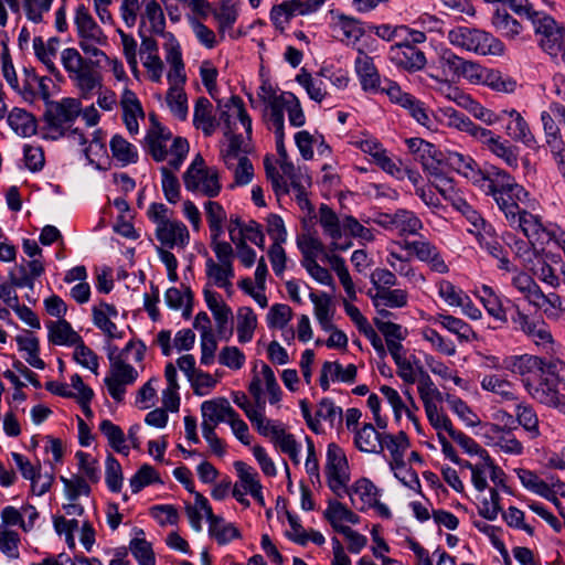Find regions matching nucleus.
Listing matches in <instances>:
<instances>
[{
  "label": "nucleus",
  "instance_id": "f257e3e1",
  "mask_svg": "<svg viewBox=\"0 0 565 565\" xmlns=\"http://www.w3.org/2000/svg\"><path fill=\"white\" fill-rule=\"evenodd\" d=\"M151 127L146 136V149L157 162L168 160L172 170H179L189 152V142L185 138L177 137L173 139L170 149L168 142L172 139V134L163 127L154 115H150Z\"/></svg>",
  "mask_w": 565,
  "mask_h": 565
},
{
  "label": "nucleus",
  "instance_id": "f03ea898",
  "mask_svg": "<svg viewBox=\"0 0 565 565\" xmlns=\"http://www.w3.org/2000/svg\"><path fill=\"white\" fill-rule=\"evenodd\" d=\"M81 113L82 104L76 98L47 102L43 114L46 136L53 140L65 137Z\"/></svg>",
  "mask_w": 565,
  "mask_h": 565
},
{
  "label": "nucleus",
  "instance_id": "7ed1b4c3",
  "mask_svg": "<svg viewBox=\"0 0 565 565\" xmlns=\"http://www.w3.org/2000/svg\"><path fill=\"white\" fill-rule=\"evenodd\" d=\"M472 183L477 185L487 195L493 200L510 193L518 200H527V191L519 184L515 179L504 170L497 167H489L483 170L478 169L471 177Z\"/></svg>",
  "mask_w": 565,
  "mask_h": 565
},
{
  "label": "nucleus",
  "instance_id": "20e7f679",
  "mask_svg": "<svg viewBox=\"0 0 565 565\" xmlns=\"http://www.w3.org/2000/svg\"><path fill=\"white\" fill-rule=\"evenodd\" d=\"M61 62L83 98H89L94 89L100 87V76L93 70V63L85 60L76 49H64L61 52Z\"/></svg>",
  "mask_w": 565,
  "mask_h": 565
},
{
  "label": "nucleus",
  "instance_id": "39448f33",
  "mask_svg": "<svg viewBox=\"0 0 565 565\" xmlns=\"http://www.w3.org/2000/svg\"><path fill=\"white\" fill-rule=\"evenodd\" d=\"M448 40L452 45L477 54H501L503 43L491 33L468 26H458L449 31Z\"/></svg>",
  "mask_w": 565,
  "mask_h": 565
},
{
  "label": "nucleus",
  "instance_id": "423d86ee",
  "mask_svg": "<svg viewBox=\"0 0 565 565\" xmlns=\"http://www.w3.org/2000/svg\"><path fill=\"white\" fill-rule=\"evenodd\" d=\"M184 186L188 191L199 192L205 196H217L221 191L217 170L205 167L204 159L196 154L183 174Z\"/></svg>",
  "mask_w": 565,
  "mask_h": 565
},
{
  "label": "nucleus",
  "instance_id": "0eeeda50",
  "mask_svg": "<svg viewBox=\"0 0 565 565\" xmlns=\"http://www.w3.org/2000/svg\"><path fill=\"white\" fill-rule=\"evenodd\" d=\"M532 22L540 47L550 56L562 58L565 55V25L546 14H535Z\"/></svg>",
  "mask_w": 565,
  "mask_h": 565
},
{
  "label": "nucleus",
  "instance_id": "6e6552de",
  "mask_svg": "<svg viewBox=\"0 0 565 565\" xmlns=\"http://www.w3.org/2000/svg\"><path fill=\"white\" fill-rule=\"evenodd\" d=\"M559 377L552 365L525 391L537 403L565 414V395L558 390Z\"/></svg>",
  "mask_w": 565,
  "mask_h": 565
},
{
  "label": "nucleus",
  "instance_id": "1a4fd4ad",
  "mask_svg": "<svg viewBox=\"0 0 565 565\" xmlns=\"http://www.w3.org/2000/svg\"><path fill=\"white\" fill-rule=\"evenodd\" d=\"M553 364L537 355H512L503 361V367L521 377L524 388L543 375Z\"/></svg>",
  "mask_w": 565,
  "mask_h": 565
},
{
  "label": "nucleus",
  "instance_id": "9d476101",
  "mask_svg": "<svg viewBox=\"0 0 565 565\" xmlns=\"http://www.w3.org/2000/svg\"><path fill=\"white\" fill-rule=\"evenodd\" d=\"M326 0H285L270 10V21L277 30L284 31L291 19L317 12Z\"/></svg>",
  "mask_w": 565,
  "mask_h": 565
},
{
  "label": "nucleus",
  "instance_id": "9b49d317",
  "mask_svg": "<svg viewBox=\"0 0 565 565\" xmlns=\"http://www.w3.org/2000/svg\"><path fill=\"white\" fill-rule=\"evenodd\" d=\"M511 320L514 329L523 332L535 345L545 350L553 348V335L543 319L531 318L516 307Z\"/></svg>",
  "mask_w": 565,
  "mask_h": 565
},
{
  "label": "nucleus",
  "instance_id": "f8f14e48",
  "mask_svg": "<svg viewBox=\"0 0 565 565\" xmlns=\"http://www.w3.org/2000/svg\"><path fill=\"white\" fill-rule=\"evenodd\" d=\"M326 475L329 488L337 497L342 498L341 490L345 491L350 477L347 457L335 444H329L328 446Z\"/></svg>",
  "mask_w": 565,
  "mask_h": 565
},
{
  "label": "nucleus",
  "instance_id": "ddd939ff",
  "mask_svg": "<svg viewBox=\"0 0 565 565\" xmlns=\"http://www.w3.org/2000/svg\"><path fill=\"white\" fill-rule=\"evenodd\" d=\"M138 376V371L124 360L109 365V373L104 382L111 398L120 403L126 394V386L134 384Z\"/></svg>",
  "mask_w": 565,
  "mask_h": 565
},
{
  "label": "nucleus",
  "instance_id": "4468645a",
  "mask_svg": "<svg viewBox=\"0 0 565 565\" xmlns=\"http://www.w3.org/2000/svg\"><path fill=\"white\" fill-rule=\"evenodd\" d=\"M216 102L220 109V120L224 124V128L231 132V129H236V120H238L244 127L247 138L250 139L252 118L247 114L243 99L233 95L225 103H222L221 99Z\"/></svg>",
  "mask_w": 565,
  "mask_h": 565
},
{
  "label": "nucleus",
  "instance_id": "2eb2a0df",
  "mask_svg": "<svg viewBox=\"0 0 565 565\" xmlns=\"http://www.w3.org/2000/svg\"><path fill=\"white\" fill-rule=\"evenodd\" d=\"M388 58L397 67L408 72H416L425 67V53L409 41H402L391 46Z\"/></svg>",
  "mask_w": 565,
  "mask_h": 565
},
{
  "label": "nucleus",
  "instance_id": "dca6fc26",
  "mask_svg": "<svg viewBox=\"0 0 565 565\" xmlns=\"http://www.w3.org/2000/svg\"><path fill=\"white\" fill-rule=\"evenodd\" d=\"M401 247L405 250L413 252L415 256L428 267L438 274H447L449 267L443 258L436 245L427 239L404 241Z\"/></svg>",
  "mask_w": 565,
  "mask_h": 565
},
{
  "label": "nucleus",
  "instance_id": "f3484780",
  "mask_svg": "<svg viewBox=\"0 0 565 565\" xmlns=\"http://www.w3.org/2000/svg\"><path fill=\"white\" fill-rule=\"evenodd\" d=\"M390 354L392 355L396 367L397 375L406 384H414L417 377L424 372L420 361L414 354H408L403 345H390Z\"/></svg>",
  "mask_w": 565,
  "mask_h": 565
},
{
  "label": "nucleus",
  "instance_id": "a211bd4d",
  "mask_svg": "<svg viewBox=\"0 0 565 565\" xmlns=\"http://www.w3.org/2000/svg\"><path fill=\"white\" fill-rule=\"evenodd\" d=\"M354 70L364 92L380 93L383 82L371 56L363 51H359V55L354 61Z\"/></svg>",
  "mask_w": 565,
  "mask_h": 565
},
{
  "label": "nucleus",
  "instance_id": "6ab92c4d",
  "mask_svg": "<svg viewBox=\"0 0 565 565\" xmlns=\"http://www.w3.org/2000/svg\"><path fill=\"white\" fill-rule=\"evenodd\" d=\"M74 23L79 41L88 40L95 43H107L106 34L96 23L88 9L84 4L77 6L75 10Z\"/></svg>",
  "mask_w": 565,
  "mask_h": 565
},
{
  "label": "nucleus",
  "instance_id": "aec40b11",
  "mask_svg": "<svg viewBox=\"0 0 565 565\" xmlns=\"http://www.w3.org/2000/svg\"><path fill=\"white\" fill-rule=\"evenodd\" d=\"M157 239L166 247H185L190 241L186 226L177 220H170L156 228Z\"/></svg>",
  "mask_w": 565,
  "mask_h": 565
},
{
  "label": "nucleus",
  "instance_id": "412c9836",
  "mask_svg": "<svg viewBox=\"0 0 565 565\" xmlns=\"http://www.w3.org/2000/svg\"><path fill=\"white\" fill-rule=\"evenodd\" d=\"M342 497L348 494L354 508L363 511L365 508L377 504V488L367 479L358 480L352 488L345 486V491L341 490Z\"/></svg>",
  "mask_w": 565,
  "mask_h": 565
},
{
  "label": "nucleus",
  "instance_id": "4be33fe9",
  "mask_svg": "<svg viewBox=\"0 0 565 565\" xmlns=\"http://www.w3.org/2000/svg\"><path fill=\"white\" fill-rule=\"evenodd\" d=\"M408 447L409 440L404 431H399L397 435L383 434L381 438L380 449L386 448L390 451L393 469H405L404 454Z\"/></svg>",
  "mask_w": 565,
  "mask_h": 565
},
{
  "label": "nucleus",
  "instance_id": "5701e85b",
  "mask_svg": "<svg viewBox=\"0 0 565 565\" xmlns=\"http://www.w3.org/2000/svg\"><path fill=\"white\" fill-rule=\"evenodd\" d=\"M193 125L195 128L201 129L206 137L212 136L218 126L213 115V105L206 97H199L195 102Z\"/></svg>",
  "mask_w": 565,
  "mask_h": 565
},
{
  "label": "nucleus",
  "instance_id": "b1692460",
  "mask_svg": "<svg viewBox=\"0 0 565 565\" xmlns=\"http://www.w3.org/2000/svg\"><path fill=\"white\" fill-rule=\"evenodd\" d=\"M508 222L512 226L516 225L530 241L542 243L543 236L548 235L539 217L524 209H521L519 213H515L514 221Z\"/></svg>",
  "mask_w": 565,
  "mask_h": 565
},
{
  "label": "nucleus",
  "instance_id": "393cba45",
  "mask_svg": "<svg viewBox=\"0 0 565 565\" xmlns=\"http://www.w3.org/2000/svg\"><path fill=\"white\" fill-rule=\"evenodd\" d=\"M201 412L204 420L217 425L222 422H227L230 417L235 415L234 408L225 397H217L205 401L201 405Z\"/></svg>",
  "mask_w": 565,
  "mask_h": 565
},
{
  "label": "nucleus",
  "instance_id": "a878e982",
  "mask_svg": "<svg viewBox=\"0 0 565 565\" xmlns=\"http://www.w3.org/2000/svg\"><path fill=\"white\" fill-rule=\"evenodd\" d=\"M46 327L49 330V341L55 345H74L81 341L82 337L65 319L50 321Z\"/></svg>",
  "mask_w": 565,
  "mask_h": 565
},
{
  "label": "nucleus",
  "instance_id": "bb28decb",
  "mask_svg": "<svg viewBox=\"0 0 565 565\" xmlns=\"http://www.w3.org/2000/svg\"><path fill=\"white\" fill-rule=\"evenodd\" d=\"M491 23L494 30L508 40H515L523 31L521 22L513 18L505 9H497Z\"/></svg>",
  "mask_w": 565,
  "mask_h": 565
},
{
  "label": "nucleus",
  "instance_id": "cd10ccee",
  "mask_svg": "<svg viewBox=\"0 0 565 565\" xmlns=\"http://www.w3.org/2000/svg\"><path fill=\"white\" fill-rule=\"evenodd\" d=\"M205 274L213 285L231 292V280L234 277L233 264L216 263L212 258H207L205 262Z\"/></svg>",
  "mask_w": 565,
  "mask_h": 565
},
{
  "label": "nucleus",
  "instance_id": "c85d7f7f",
  "mask_svg": "<svg viewBox=\"0 0 565 565\" xmlns=\"http://www.w3.org/2000/svg\"><path fill=\"white\" fill-rule=\"evenodd\" d=\"M324 519L331 524L334 531L340 533V527H348L342 525L341 522L345 521L352 524H358L360 518L358 514L348 509L344 504L339 501H329L328 508L326 509Z\"/></svg>",
  "mask_w": 565,
  "mask_h": 565
},
{
  "label": "nucleus",
  "instance_id": "c756f323",
  "mask_svg": "<svg viewBox=\"0 0 565 565\" xmlns=\"http://www.w3.org/2000/svg\"><path fill=\"white\" fill-rule=\"evenodd\" d=\"M8 125L14 130L18 135L22 137H30L36 131V121L35 118L22 108H13L10 113L7 114Z\"/></svg>",
  "mask_w": 565,
  "mask_h": 565
},
{
  "label": "nucleus",
  "instance_id": "7c9ffc66",
  "mask_svg": "<svg viewBox=\"0 0 565 565\" xmlns=\"http://www.w3.org/2000/svg\"><path fill=\"white\" fill-rule=\"evenodd\" d=\"M322 260L327 262L335 271L348 297L351 300H355V287L348 270V267L345 265V260L341 256L331 252L324 253V258Z\"/></svg>",
  "mask_w": 565,
  "mask_h": 565
},
{
  "label": "nucleus",
  "instance_id": "2f4dec72",
  "mask_svg": "<svg viewBox=\"0 0 565 565\" xmlns=\"http://www.w3.org/2000/svg\"><path fill=\"white\" fill-rule=\"evenodd\" d=\"M136 537L129 543V550L139 565H156V555L152 545L145 539L143 530L136 531Z\"/></svg>",
  "mask_w": 565,
  "mask_h": 565
},
{
  "label": "nucleus",
  "instance_id": "473e14b6",
  "mask_svg": "<svg viewBox=\"0 0 565 565\" xmlns=\"http://www.w3.org/2000/svg\"><path fill=\"white\" fill-rule=\"evenodd\" d=\"M478 297L491 317L501 323L508 322L507 312L502 306L501 299L491 287L482 285L478 290Z\"/></svg>",
  "mask_w": 565,
  "mask_h": 565
},
{
  "label": "nucleus",
  "instance_id": "72a5a7b5",
  "mask_svg": "<svg viewBox=\"0 0 565 565\" xmlns=\"http://www.w3.org/2000/svg\"><path fill=\"white\" fill-rule=\"evenodd\" d=\"M369 294L376 308H403L407 305V292L402 289L379 288L374 295L371 291Z\"/></svg>",
  "mask_w": 565,
  "mask_h": 565
},
{
  "label": "nucleus",
  "instance_id": "f704fd0d",
  "mask_svg": "<svg viewBox=\"0 0 565 565\" xmlns=\"http://www.w3.org/2000/svg\"><path fill=\"white\" fill-rule=\"evenodd\" d=\"M131 353L135 362H141L145 359L146 345L142 341L130 340L122 350H119L116 345L107 347V358L109 365L114 362L118 363L127 360V354Z\"/></svg>",
  "mask_w": 565,
  "mask_h": 565
},
{
  "label": "nucleus",
  "instance_id": "c9c22d12",
  "mask_svg": "<svg viewBox=\"0 0 565 565\" xmlns=\"http://www.w3.org/2000/svg\"><path fill=\"white\" fill-rule=\"evenodd\" d=\"M143 11L141 13V23L145 19L149 21L152 33L164 35L166 18L163 11L157 0H142Z\"/></svg>",
  "mask_w": 565,
  "mask_h": 565
},
{
  "label": "nucleus",
  "instance_id": "e433bc0d",
  "mask_svg": "<svg viewBox=\"0 0 565 565\" xmlns=\"http://www.w3.org/2000/svg\"><path fill=\"white\" fill-rule=\"evenodd\" d=\"M451 202L452 205L461 212L473 226V228L469 230L470 233H475L479 230H482L488 235L494 233L492 225L487 223L486 220L466 202V200L457 196L452 199Z\"/></svg>",
  "mask_w": 565,
  "mask_h": 565
},
{
  "label": "nucleus",
  "instance_id": "4c0bfd02",
  "mask_svg": "<svg viewBox=\"0 0 565 565\" xmlns=\"http://www.w3.org/2000/svg\"><path fill=\"white\" fill-rule=\"evenodd\" d=\"M257 327V317L250 307H241L237 310V339L241 343L249 342L253 339Z\"/></svg>",
  "mask_w": 565,
  "mask_h": 565
},
{
  "label": "nucleus",
  "instance_id": "58836bf2",
  "mask_svg": "<svg viewBox=\"0 0 565 565\" xmlns=\"http://www.w3.org/2000/svg\"><path fill=\"white\" fill-rule=\"evenodd\" d=\"M488 434H491L495 438V446L502 451L511 455H520L523 451L522 444L511 434V431L504 430L497 424H491L488 429Z\"/></svg>",
  "mask_w": 565,
  "mask_h": 565
},
{
  "label": "nucleus",
  "instance_id": "ea45409f",
  "mask_svg": "<svg viewBox=\"0 0 565 565\" xmlns=\"http://www.w3.org/2000/svg\"><path fill=\"white\" fill-rule=\"evenodd\" d=\"M480 385L484 391L498 394L505 401L516 398L513 392V384L503 376L497 374L486 375L481 380Z\"/></svg>",
  "mask_w": 565,
  "mask_h": 565
},
{
  "label": "nucleus",
  "instance_id": "a19ab883",
  "mask_svg": "<svg viewBox=\"0 0 565 565\" xmlns=\"http://www.w3.org/2000/svg\"><path fill=\"white\" fill-rule=\"evenodd\" d=\"M110 150L113 157L121 163V166H127L129 163H135L138 160V152L134 145L128 142L120 135H115L110 140Z\"/></svg>",
  "mask_w": 565,
  "mask_h": 565
},
{
  "label": "nucleus",
  "instance_id": "79ce46f5",
  "mask_svg": "<svg viewBox=\"0 0 565 565\" xmlns=\"http://www.w3.org/2000/svg\"><path fill=\"white\" fill-rule=\"evenodd\" d=\"M505 242L512 252L515 254L518 258L523 262V265L527 267L533 260L539 256L536 249L534 248L535 241H524L522 238H516L512 234H507Z\"/></svg>",
  "mask_w": 565,
  "mask_h": 565
},
{
  "label": "nucleus",
  "instance_id": "37998d69",
  "mask_svg": "<svg viewBox=\"0 0 565 565\" xmlns=\"http://www.w3.org/2000/svg\"><path fill=\"white\" fill-rule=\"evenodd\" d=\"M319 224L323 228V233L331 239H341L342 223L337 213L327 204L319 207Z\"/></svg>",
  "mask_w": 565,
  "mask_h": 565
},
{
  "label": "nucleus",
  "instance_id": "c03bdc74",
  "mask_svg": "<svg viewBox=\"0 0 565 565\" xmlns=\"http://www.w3.org/2000/svg\"><path fill=\"white\" fill-rule=\"evenodd\" d=\"M99 430L105 435L115 451L128 456L129 447L126 445L125 434L118 425L109 419H104L99 424Z\"/></svg>",
  "mask_w": 565,
  "mask_h": 565
},
{
  "label": "nucleus",
  "instance_id": "a18cd8bd",
  "mask_svg": "<svg viewBox=\"0 0 565 565\" xmlns=\"http://www.w3.org/2000/svg\"><path fill=\"white\" fill-rule=\"evenodd\" d=\"M437 149L430 142H427L426 148H422V150L416 154V160H418L424 170L427 171L430 175L435 177L436 180L446 181V178L443 175L441 171V161L436 158Z\"/></svg>",
  "mask_w": 565,
  "mask_h": 565
},
{
  "label": "nucleus",
  "instance_id": "49530a36",
  "mask_svg": "<svg viewBox=\"0 0 565 565\" xmlns=\"http://www.w3.org/2000/svg\"><path fill=\"white\" fill-rule=\"evenodd\" d=\"M33 50L36 58L45 66L47 72L55 78L61 79L62 74L54 63L57 54L54 49L49 47L41 36H35L33 39Z\"/></svg>",
  "mask_w": 565,
  "mask_h": 565
},
{
  "label": "nucleus",
  "instance_id": "de8ad7c7",
  "mask_svg": "<svg viewBox=\"0 0 565 565\" xmlns=\"http://www.w3.org/2000/svg\"><path fill=\"white\" fill-rule=\"evenodd\" d=\"M209 533L221 545L239 536V531L232 523H226L223 518L217 515L209 521Z\"/></svg>",
  "mask_w": 565,
  "mask_h": 565
},
{
  "label": "nucleus",
  "instance_id": "09e8293b",
  "mask_svg": "<svg viewBox=\"0 0 565 565\" xmlns=\"http://www.w3.org/2000/svg\"><path fill=\"white\" fill-rule=\"evenodd\" d=\"M382 436L372 424H365L356 430L354 443L361 451L374 452L381 445Z\"/></svg>",
  "mask_w": 565,
  "mask_h": 565
},
{
  "label": "nucleus",
  "instance_id": "8fccbe9b",
  "mask_svg": "<svg viewBox=\"0 0 565 565\" xmlns=\"http://www.w3.org/2000/svg\"><path fill=\"white\" fill-rule=\"evenodd\" d=\"M416 383L419 397L424 404V408L444 399L443 394L436 387L426 371L422 372V374L417 377Z\"/></svg>",
  "mask_w": 565,
  "mask_h": 565
},
{
  "label": "nucleus",
  "instance_id": "3c124183",
  "mask_svg": "<svg viewBox=\"0 0 565 565\" xmlns=\"http://www.w3.org/2000/svg\"><path fill=\"white\" fill-rule=\"evenodd\" d=\"M438 321L445 329L456 334L461 342H468L477 338L472 328L459 318L449 315H440Z\"/></svg>",
  "mask_w": 565,
  "mask_h": 565
},
{
  "label": "nucleus",
  "instance_id": "603ef678",
  "mask_svg": "<svg viewBox=\"0 0 565 565\" xmlns=\"http://www.w3.org/2000/svg\"><path fill=\"white\" fill-rule=\"evenodd\" d=\"M374 324L379 329V331L385 337V342L387 347V351L390 352V345H403L402 341L407 335V330L402 326L385 321L380 318H374Z\"/></svg>",
  "mask_w": 565,
  "mask_h": 565
},
{
  "label": "nucleus",
  "instance_id": "864d4df0",
  "mask_svg": "<svg viewBox=\"0 0 565 565\" xmlns=\"http://www.w3.org/2000/svg\"><path fill=\"white\" fill-rule=\"evenodd\" d=\"M215 20L218 23V32L223 38L226 30L233 29L238 18V11L232 0H221V7L213 12Z\"/></svg>",
  "mask_w": 565,
  "mask_h": 565
},
{
  "label": "nucleus",
  "instance_id": "5fc2aeb1",
  "mask_svg": "<svg viewBox=\"0 0 565 565\" xmlns=\"http://www.w3.org/2000/svg\"><path fill=\"white\" fill-rule=\"evenodd\" d=\"M296 81L306 89L309 97L321 103L326 96V88L322 79L312 77V75L305 68H301L300 73L296 76Z\"/></svg>",
  "mask_w": 565,
  "mask_h": 565
},
{
  "label": "nucleus",
  "instance_id": "6e6d98bb",
  "mask_svg": "<svg viewBox=\"0 0 565 565\" xmlns=\"http://www.w3.org/2000/svg\"><path fill=\"white\" fill-rule=\"evenodd\" d=\"M310 300L315 305V316L319 321L321 328L324 331H331L333 329V324L331 321V301L330 298L323 294L321 297L317 296L315 292L309 295Z\"/></svg>",
  "mask_w": 565,
  "mask_h": 565
},
{
  "label": "nucleus",
  "instance_id": "4d7b16f0",
  "mask_svg": "<svg viewBox=\"0 0 565 565\" xmlns=\"http://www.w3.org/2000/svg\"><path fill=\"white\" fill-rule=\"evenodd\" d=\"M166 99L171 113L180 120H185L188 117V98L183 87H170Z\"/></svg>",
  "mask_w": 565,
  "mask_h": 565
},
{
  "label": "nucleus",
  "instance_id": "13d9d810",
  "mask_svg": "<svg viewBox=\"0 0 565 565\" xmlns=\"http://www.w3.org/2000/svg\"><path fill=\"white\" fill-rule=\"evenodd\" d=\"M322 369L332 382L353 383L356 379L358 370L354 364L343 367L338 361H326L322 364Z\"/></svg>",
  "mask_w": 565,
  "mask_h": 565
},
{
  "label": "nucleus",
  "instance_id": "bf43d9fd",
  "mask_svg": "<svg viewBox=\"0 0 565 565\" xmlns=\"http://www.w3.org/2000/svg\"><path fill=\"white\" fill-rule=\"evenodd\" d=\"M205 212L212 238L217 239L223 233V223L226 220V212L220 203L214 201H207L205 203Z\"/></svg>",
  "mask_w": 565,
  "mask_h": 565
},
{
  "label": "nucleus",
  "instance_id": "052dcab7",
  "mask_svg": "<svg viewBox=\"0 0 565 565\" xmlns=\"http://www.w3.org/2000/svg\"><path fill=\"white\" fill-rule=\"evenodd\" d=\"M507 134L515 141H520L527 147H533L536 143L529 124L522 116L511 120L507 126Z\"/></svg>",
  "mask_w": 565,
  "mask_h": 565
},
{
  "label": "nucleus",
  "instance_id": "680f3d73",
  "mask_svg": "<svg viewBox=\"0 0 565 565\" xmlns=\"http://www.w3.org/2000/svg\"><path fill=\"white\" fill-rule=\"evenodd\" d=\"M526 268L544 284L553 288L559 286V278L554 268L542 256L539 255Z\"/></svg>",
  "mask_w": 565,
  "mask_h": 565
},
{
  "label": "nucleus",
  "instance_id": "e2e57ef3",
  "mask_svg": "<svg viewBox=\"0 0 565 565\" xmlns=\"http://www.w3.org/2000/svg\"><path fill=\"white\" fill-rule=\"evenodd\" d=\"M482 83L490 88L501 93H513L516 82L510 76L503 75L500 71L487 68Z\"/></svg>",
  "mask_w": 565,
  "mask_h": 565
},
{
  "label": "nucleus",
  "instance_id": "0e129e2a",
  "mask_svg": "<svg viewBox=\"0 0 565 565\" xmlns=\"http://www.w3.org/2000/svg\"><path fill=\"white\" fill-rule=\"evenodd\" d=\"M396 230L399 235H415L423 228V222L412 211L397 210Z\"/></svg>",
  "mask_w": 565,
  "mask_h": 565
},
{
  "label": "nucleus",
  "instance_id": "69168bd1",
  "mask_svg": "<svg viewBox=\"0 0 565 565\" xmlns=\"http://www.w3.org/2000/svg\"><path fill=\"white\" fill-rule=\"evenodd\" d=\"M152 483H162V481L156 469L150 465L141 466L130 479V488L134 493H138Z\"/></svg>",
  "mask_w": 565,
  "mask_h": 565
},
{
  "label": "nucleus",
  "instance_id": "338daca9",
  "mask_svg": "<svg viewBox=\"0 0 565 565\" xmlns=\"http://www.w3.org/2000/svg\"><path fill=\"white\" fill-rule=\"evenodd\" d=\"M516 475L527 490L533 491L544 498L550 499L551 489L548 484L543 481L536 473L526 469L516 470Z\"/></svg>",
  "mask_w": 565,
  "mask_h": 565
},
{
  "label": "nucleus",
  "instance_id": "774afa93",
  "mask_svg": "<svg viewBox=\"0 0 565 565\" xmlns=\"http://www.w3.org/2000/svg\"><path fill=\"white\" fill-rule=\"evenodd\" d=\"M298 247L303 256L301 264L315 260L319 254L324 258L326 248L322 242L312 235H303L297 242Z\"/></svg>",
  "mask_w": 565,
  "mask_h": 565
}]
</instances>
